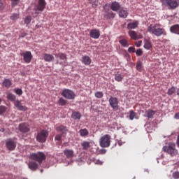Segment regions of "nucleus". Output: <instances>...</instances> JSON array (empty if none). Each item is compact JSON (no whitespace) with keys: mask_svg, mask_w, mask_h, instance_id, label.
<instances>
[{"mask_svg":"<svg viewBox=\"0 0 179 179\" xmlns=\"http://www.w3.org/2000/svg\"><path fill=\"white\" fill-rule=\"evenodd\" d=\"M147 31L157 37L166 34V31L162 28L160 24H150L147 28Z\"/></svg>","mask_w":179,"mask_h":179,"instance_id":"f257e3e1","label":"nucleus"},{"mask_svg":"<svg viewBox=\"0 0 179 179\" xmlns=\"http://www.w3.org/2000/svg\"><path fill=\"white\" fill-rule=\"evenodd\" d=\"M163 152L174 157L178 155V150L176 149V143H169L167 145H164L162 148Z\"/></svg>","mask_w":179,"mask_h":179,"instance_id":"f03ea898","label":"nucleus"},{"mask_svg":"<svg viewBox=\"0 0 179 179\" xmlns=\"http://www.w3.org/2000/svg\"><path fill=\"white\" fill-rule=\"evenodd\" d=\"M162 6H165L168 8V9H171V10H174V9H177L179 6V1L178 0H160Z\"/></svg>","mask_w":179,"mask_h":179,"instance_id":"7ed1b4c3","label":"nucleus"},{"mask_svg":"<svg viewBox=\"0 0 179 179\" xmlns=\"http://www.w3.org/2000/svg\"><path fill=\"white\" fill-rule=\"evenodd\" d=\"M30 159L32 160H34L35 162H38L39 164H41L45 159H47V156H45V154L43 152H38L36 153H32L30 155Z\"/></svg>","mask_w":179,"mask_h":179,"instance_id":"20e7f679","label":"nucleus"},{"mask_svg":"<svg viewBox=\"0 0 179 179\" xmlns=\"http://www.w3.org/2000/svg\"><path fill=\"white\" fill-rule=\"evenodd\" d=\"M111 136L108 134H106L103 136L100 141L99 145L101 148H110V145H111Z\"/></svg>","mask_w":179,"mask_h":179,"instance_id":"39448f33","label":"nucleus"},{"mask_svg":"<svg viewBox=\"0 0 179 179\" xmlns=\"http://www.w3.org/2000/svg\"><path fill=\"white\" fill-rule=\"evenodd\" d=\"M48 131L46 129H43L36 135V141L40 143H44L48 138Z\"/></svg>","mask_w":179,"mask_h":179,"instance_id":"423d86ee","label":"nucleus"},{"mask_svg":"<svg viewBox=\"0 0 179 179\" xmlns=\"http://www.w3.org/2000/svg\"><path fill=\"white\" fill-rule=\"evenodd\" d=\"M62 96L64 97V99H67V100H74L76 95H75V92L69 89H65L62 92Z\"/></svg>","mask_w":179,"mask_h":179,"instance_id":"0eeeda50","label":"nucleus"},{"mask_svg":"<svg viewBox=\"0 0 179 179\" xmlns=\"http://www.w3.org/2000/svg\"><path fill=\"white\" fill-rule=\"evenodd\" d=\"M106 6H107V4L103 6V10L105 12V15H103V17L106 20H113L114 17H115V13L110 10L109 8L106 9Z\"/></svg>","mask_w":179,"mask_h":179,"instance_id":"6e6552de","label":"nucleus"},{"mask_svg":"<svg viewBox=\"0 0 179 179\" xmlns=\"http://www.w3.org/2000/svg\"><path fill=\"white\" fill-rule=\"evenodd\" d=\"M47 5V3L45 2V0H38V5L36 6V8H35V13H40L45 9V6Z\"/></svg>","mask_w":179,"mask_h":179,"instance_id":"1a4fd4ad","label":"nucleus"},{"mask_svg":"<svg viewBox=\"0 0 179 179\" xmlns=\"http://www.w3.org/2000/svg\"><path fill=\"white\" fill-rule=\"evenodd\" d=\"M109 104L113 110H118V99L117 97L111 96L109 100Z\"/></svg>","mask_w":179,"mask_h":179,"instance_id":"9d476101","label":"nucleus"},{"mask_svg":"<svg viewBox=\"0 0 179 179\" xmlns=\"http://www.w3.org/2000/svg\"><path fill=\"white\" fill-rule=\"evenodd\" d=\"M22 57L25 64H30L33 59V55H31V52L30 51H26L24 53H22Z\"/></svg>","mask_w":179,"mask_h":179,"instance_id":"9b49d317","label":"nucleus"},{"mask_svg":"<svg viewBox=\"0 0 179 179\" xmlns=\"http://www.w3.org/2000/svg\"><path fill=\"white\" fill-rule=\"evenodd\" d=\"M6 147L8 150L12 151L16 148V142H15L12 138H9L6 141Z\"/></svg>","mask_w":179,"mask_h":179,"instance_id":"f8f14e48","label":"nucleus"},{"mask_svg":"<svg viewBox=\"0 0 179 179\" xmlns=\"http://www.w3.org/2000/svg\"><path fill=\"white\" fill-rule=\"evenodd\" d=\"M14 106L19 111H27V107L22 105V102L19 100H16L14 102Z\"/></svg>","mask_w":179,"mask_h":179,"instance_id":"ddd939ff","label":"nucleus"},{"mask_svg":"<svg viewBox=\"0 0 179 179\" xmlns=\"http://www.w3.org/2000/svg\"><path fill=\"white\" fill-rule=\"evenodd\" d=\"M121 8V4H120L119 2L113 1L110 4V9L113 12H118V10L120 11Z\"/></svg>","mask_w":179,"mask_h":179,"instance_id":"4468645a","label":"nucleus"},{"mask_svg":"<svg viewBox=\"0 0 179 179\" xmlns=\"http://www.w3.org/2000/svg\"><path fill=\"white\" fill-rule=\"evenodd\" d=\"M90 36L92 38L96 40L100 37V31L99 29H92L90 31Z\"/></svg>","mask_w":179,"mask_h":179,"instance_id":"2eb2a0df","label":"nucleus"},{"mask_svg":"<svg viewBox=\"0 0 179 179\" xmlns=\"http://www.w3.org/2000/svg\"><path fill=\"white\" fill-rule=\"evenodd\" d=\"M119 17H122V19H127L128 17V10L126 8H122L119 10L118 12Z\"/></svg>","mask_w":179,"mask_h":179,"instance_id":"dca6fc26","label":"nucleus"},{"mask_svg":"<svg viewBox=\"0 0 179 179\" xmlns=\"http://www.w3.org/2000/svg\"><path fill=\"white\" fill-rule=\"evenodd\" d=\"M19 130L20 132H29L30 131V128L29 127V125L26 123H21L19 125Z\"/></svg>","mask_w":179,"mask_h":179,"instance_id":"f3484780","label":"nucleus"},{"mask_svg":"<svg viewBox=\"0 0 179 179\" xmlns=\"http://www.w3.org/2000/svg\"><path fill=\"white\" fill-rule=\"evenodd\" d=\"M28 167L30 170H32V171H36V170L38 169V164L34 161H30L28 163Z\"/></svg>","mask_w":179,"mask_h":179,"instance_id":"a211bd4d","label":"nucleus"},{"mask_svg":"<svg viewBox=\"0 0 179 179\" xmlns=\"http://www.w3.org/2000/svg\"><path fill=\"white\" fill-rule=\"evenodd\" d=\"M139 26V21L135 20L133 22H130L127 24L128 30H133L134 29H136Z\"/></svg>","mask_w":179,"mask_h":179,"instance_id":"6ab92c4d","label":"nucleus"},{"mask_svg":"<svg viewBox=\"0 0 179 179\" xmlns=\"http://www.w3.org/2000/svg\"><path fill=\"white\" fill-rule=\"evenodd\" d=\"M43 59L45 62H52L55 59V57L52 55H50L48 53H45L43 55Z\"/></svg>","mask_w":179,"mask_h":179,"instance_id":"aec40b11","label":"nucleus"},{"mask_svg":"<svg viewBox=\"0 0 179 179\" xmlns=\"http://www.w3.org/2000/svg\"><path fill=\"white\" fill-rule=\"evenodd\" d=\"M170 31L171 33H173V34H177L178 36H179V24H176L174 25H172L170 27Z\"/></svg>","mask_w":179,"mask_h":179,"instance_id":"412c9836","label":"nucleus"},{"mask_svg":"<svg viewBox=\"0 0 179 179\" xmlns=\"http://www.w3.org/2000/svg\"><path fill=\"white\" fill-rule=\"evenodd\" d=\"M64 154L67 157V159H72V157H73V156L75 155V152H73V150L66 149L64 151Z\"/></svg>","mask_w":179,"mask_h":179,"instance_id":"4be33fe9","label":"nucleus"},{"mask_svg":"<svg viewBox=\"0 0 179 179\" xmlns=\"http://www.w3.org/2000/svg\"><path fill=\"white\" fill-rule=\"evenodd\" d=\"M82 63L84 65H90L92 64V59L87 55H85L82 57Z\"/></svg>","mask_w":179,"mask_h":179,"instance_id":"5701e85b","label":"nucleus"},{"mask_svg":"<svg viewBox=\"0 0 179 179\" xmlns=\"http://www.w3.org/2000/svg\"><path fill=\"white\" fill-rule=\"evenodd\" d=\"M56 131L57 132H62V135H66V134L68 132V129H66V127L62 125L56 127Z\"/></svg>","mask_w":179,"mask_h":179,"instance_id":"b1692460","label":"nucleus"},{"mask_svg":"<svg viewBox=\"0 0 179 179\" xmlns=\"http://www.w3.org/2000/svg\"><path fill=\"white\" fill-rule=\"evenodd\" d=\"M129 36L132 38V40H138L139 37H138V34L135 31H129L128 32Z\"/></svg>","mask_w":179,"mask_h":179,"instance_id":"393cba45","label":"nucleus"},{"mask_svg":"<svg viewBox=\"0 0 179 179\" xmlns=\"http://www.w3.org/2000/svg\"><path fill=\"white\" fill-rule=\"evenodd\" d=\"M145 117H147V118H150L152 119L153 118V115H155V114H156V112L152 109H149L148 110L145 111Z\"/></svg>","mask_w":179,"mask_h":179,"instance_id":"a878e982","label":"nucleus"},{"mask_svg":"<svg viewBox=\"0 0 179 179\" xmlns=\"http://www.w3.org/2000/svg\"><path fill=\"white\" fill-rule=\"evenodd\" d=\"M71 118H73V120H80V118H82V115H80V112L75 111L73 112Z\"/></svg>","mask_w":179,"mask_h":179,"instance_id":"bb28decb","label":"nucleus"},{"mask_svg":"<svg viewBox=\"0 0 179 179\" xmlns=\"http://www.w3.org/2000/svg\"><path fill=\"white\" fill-rule=\"evenodd\" d=\"M6 97L10 101H16V96L10 92L6 94Z\"/></svg>","mask_w":179,"mask_h":179,"instance_id":"cd10ccee","label":"nucleus"},{"mask_svg":"<svg viewBox=\"0 0 179 179\" xmlns=\"http://www.w3.org/2000/svg\"><path fill=\"white\" fill-rule=\"evenodd\" d=\"M79 134L80 136H87V135H89V131L87 130V129H81L79 131Z\"/></svg>","mask_w":179,"mask_h":179,"instance_id":"c85d7f7f","label":"nucleus"},{"mask_svg":"<svg viewBox=\"0 0 179 179\" xmlns=\"http://www.w3.org/2000/svg\"><path fill=\"white\" fill-rule=\"evenodd\" d=\"M3 86L7 88H8L10 86H12V80L9 79H4L3 81Z\"/></svg>","mask_w":179,"mask_h":179,"instance_id":"c756f323","label":"nucleus"},{"mask_svg":"<svg viewBox=\"0 0 179 179\" xmlns=\"http://www.w3.org/2000/svg\"><path fill=\"white\" fill-rule=\"evenodd\" d=\"M83 150H87L90 148V143L89 141H84L81 143Z\"/></svg>","mask_w":179,"mask_h":179,"instance_id":"7c9ffc66","label":"nucleus"},{"mask_svg":"<svg viewBox=\"0 0 179 179\" xmlns=\"http://www.w3.org/2000/svg\"><path fill=\"white\" fill-rule=\"evenodd\" d=\"M55 56L56 57V58H59V59H62L63 61H64V59H66V55L64 53H55Z\"/></svg>","mask_w":179,"mask_h":179,"instance_id":"2f4dec72","label":"nucleus"},{"mask_svg":"<svg viewBox=\"0 0 179 179\" xmlns=\"http://www.w3.org/2000/svg\"><path fill=\"white\" fill-rule=\"evenodd\" d=\"M144 48H145V50H150V48H152V43L149 41H145Z\"/></svg>","mask_w":179,"mask_h":179,"instance_id":"473e14b6","label":"nucleus"},{"mask_svg":"<svg viewBox=\"0 0 179 179\" xmlns=\"http://www.w3.org/2000/svg\"><path fill=\"white\" fill-rule=\"evenodd\" d=\"M122 79H124V76H122V75L118 73L115 74V80H116V82H122Z\"/></svg>","mask_w":179,"mask_h":179,"instance_id":"72a5a7b5","label":"nucleus"},{"mask_svg":"<svg viewBox=\"0 0 179 179\" xmlns=\"http://www.w3.org/2000/svg\"><path fill=\"white\" fill-rule=\"evenodd\" d=\"M89 3L92 5V8H97L99 5V1L96 0H89Z\"/></svg>","mask_w":179,"mask_h":179,"instance_id":"f704fd0d","label":"nucleus"},{"mask_svg":"<svg viewBox=\"0 0 179 179\" xmlns=\"http://www.w3.org/2000/svg\"><path fill=\"white\" fill-rule=\"evenodd\" d=\"M119 43L122 45V47H129V44L128 43V41L126 39H122L119 41Z\"/></svg>","mask_w":179,"mask_h":179,"instance_id":"c9c22d12","label":"nucleus"},{"mask_svg":"<svg viewBox=\"0 0 179 179\" xmlns=\"http://www.w3.org/2000/svg\"><path fill=\"white\" fill-rule=\"evenodd\" d=\"M66 103H68V101L64 99V98H59L58 101V104H59V106H66Z\"/></svg>","mask_w":179,"mask_h":179,"instance_id":"e433bc0d","label":"nucleus"},{"mask_svg":"<svg viewBox=\"0 0 179 179\" xmlns=\"http://www.w3.org/2000/svg\"><path fill=\"white\" fill-rule=\"evenodd\" d=\"M20 17L19 13H13L10 17V20H17Z\"/></svg>","mask_w":179,"mask_h":179,"instance_id":"4c0bfd02","label":"nucleus"},{"mask_svg":"<svg viewBox=\"0 0 179 179\" xmlns=\"http://www.w3.org/2000/svg\"><path fill=\"white\" fill-rule=\"evenodd\" d=\"M176 93V87H172L168 90V94L169 96H173Z\"/></svg>","mask_w":179,"mask_h":179,"instance_id":"58836bf2","label":"nucleus"},{"mask_svg":"<svg viewBox=\"0 0 179 179\" xmlns=\"http://www.w3.org/2000/svg\"><path fill=\"white\" fill-rule=\"evenodd\" d=\"M136 117V113L134 110H130L129 111V120L131 121L134 120V119Z\"/></svg>","mask_w":179,"mask_h":179,"instance_id":"ea45409f","label":"nucleus"},{"mask_svg":"<svg viewBox=\"0 0 179 179\" xmlns=\"http://www.w3.org/2000/svg\"><path fill=\"white\" fill-rule=\"evenodd\" d=\"M94 96L96 99H101L103 96V92H95Z\"/></svg>","mask_w":179,"mask_h":179,"instance_id":"a19ab883","label":"nucleus"},{"mask_svg":"<svg viewBox=\"0 0 179 179\" xmlns=\"http://www.w3.org/2000/svg\"><path fill=\"white\" fill-rule=\"evenodd\" d=\"M30 22H31V16L28 15L24 19V24H29Z\"/></svg>","mask_w":179,"mask_h":179,"instance_id":"79ce46f5","label":"nucleus"},{"mask_svg":"<svg viewBox=\"0 0 179 179\" xmlns=\"http://www.w3.org/2000/svg\"><path fill=\"white\" fill-rule=\"evenodd\" d=\"M6 107L3 106H0V115L3 114L6 111Z\"/></svg>","mask_w":179,"mask_h":179,"instance_id":"37998d69","label":"nucleus"},{"mask_svg":"<svg viewBox=\"0 0 179 179\" xmlns=\"http://www.w3.org/2000/svg\"><path fill=\"white\" fill-rule=\"evenodd\" d=\"M10 1H11V6L13 8L19 3V1L20 0H10Z\"/></svg>","mask_w":179,"mask_h":179,"instance_id":"c03bdc74","label":"nucleus"},{"mask_svg":"<svg viewBox=\"0 0 179 179\" xmlns=\"http://www.w3.org/2000/svg\"><path fill=\"white\" fill-rule=\"evenodd\" d=\"M136 69L137 71H142V62H138L136 64Z\"/></svg>","mask_w":179,"mask_h":179,"instance_id":"a18cd8bd","label":"nucleus"},{"mask_svg":"<svg viewBox=\"0 0 179 179\" xmlns=\"http://www.w3.org/2000/svg\"><path fill=\"white\" fill-rule=\"evenodd\" d=\"M143 54V51H142V49L139 48L136 51V55L137 57H141Z\"/></svg>","mask_w":179,"mask_h":179,"instance_id":"49530a36","label":"nucleus"},{"mask_svg":"<svg viewBox=\"0 0 179 179\" xmlns=\"http://www.w3.org/2000/svg\"><path fill=\"white\" fill-rule=\"evenodd\" d=\"M62 135H64V134H57V135L55 136V141H61V139H62Z\"/></svg>","mask_w":179,"mask_h":179,"instance_id":"de8ad7c7","label":"nucleus"},{"mask_svg":"<svg viewBox=\"0 0 179 179\" xmlns=\"http://www.w3.org/2000/svg\"><path fill=\"white\" fill-rule=\"evenodd\" d=\"M172 176H173V178L179 179V172L178 171L173 172Z\"/></svg>","mask_w":179,"mask_h":179,"instance_id":"09e8293b","label":"nucleus"},{"mask_svg":"<svg viewBox=\"0 0 179 179\" xmlns=\"http://www.w3.org/2000/svg\"><path fill=\"white\" fill-rule=\"evenodd\" d=\"M15 93L16 94H18V96H22L23 94V91L22 90V89H17L15 90Z\"/></svg>","mask_w":179,"mask_h":179,"instance_id":"8fccbe9b","label":"nucleus"},{"mask_svg":"<svg viewBox=\"0 0 179 179\" xmlns=\"http://www.w3.org/2000/svg\"><path fill=\"white\" fill-rule=\"evenodd\" d=\"M128 52H135V47H129L128 48Z\"/></svg>","mask_w":179,"mask_h":179,"instance_id":"3c124183","label":"nucleus"},{"mask_svg":"<svg viewBox=\"0 0 179 179\" xmlns=\"http://www.w3.org/2000/svg\"><path fill=\"white\" fill-rule=\"evenodd\" d=\"M3 8H5V4L0 0V10H3Z\"/></svg>","mask_w":179,"mask_h":179,"instance_id":"603ef678","label":"nucleus"},{"mask_svg":"<svg viewBox=\"0 0 179 179\" xmlns=\"http://www.w3.org/2000/svg\"><path fill=\"white\" fill-rule=\"evenodd\" d=\"M106 152H107V150H105V149H101V150H99V153H100L101 155H106Z\"/></svg>","mask_w":179,"mask_h":179,"instance_id":"864d4df0","label":"nucleus"},{"mask_svg":"<svg viewBox=\"0 0 179 179\" xmlns=\"http://www.w3.org/2000/svg\"><path fill=\"white\" fill-rule=\"evenodd\" d=\"M136 47H141V45H142V41H138V43H135Z\"/></svg>","mask_w":179,"mask_h":179,"instance_id":"5fc2aeb1","label":"nucleus"},{"mask_svg":"<svg viewBox=\"0 0 179 179\" xmlns=\"http://www.w3.org/2000/svg\"><path fill=\"white\" fill-rule=\"evenodd\" d=\"M174 118L175 120H179V112L175 114Z\"/></svg>","mask_w":179,"mask_h":179,"instance_id":"6e6d98bb","label":"nucleus"},{"mask_svg":"<svg viewBox=\"0 0 179 179\" xmlns=\"http://www.w3.org/2000/svg\"><path fill=\"white\" fill-rule=\"evenodd\" d=\"M176 94L179 97V88H178L177 90H176Z\"/></svg>","mask_w":179,"mask_h":179,"instance_id":"4d7b16f0","label":"nucleus"},{"mask_svg":"<svg viewBox=\"0 0 179 179\" xmlns=\"http://www.w3.org/2000/svg\"><path fill=\"white\" fill-rule=\"evenodd\" d=\"M26 36V34H22L21 37H24Z\"/></svg>","mask_w":179,"mask_h":179,"instance_id":"13d9d810","label":"nucleus"},{"mask_svg":"<svg viewBox=\"0 0 179 179\" xmlns=\"http://www.w3.org/2000/svg\"><path fill=\"white\" fill-rule=\"evenodd\" d=\"M0 131H1V132H3V131H5V129H1Z\"/></svg>","mask_w":179,"mask_h":179,"instance_id":"bf43d9fd","label":"nucleus"},{"mask_svg":"<svg viewBox=\"0 0 179 179\" xmlns=\"http://www.w3.org/2000/svg\"><path fill=\"white\" fill-rule=\"evenodd\" d=\"M41 173H43V169L41 170Z\"/></svg>","mask_w":179,"mask_h":179,"instance_id":"052dcab7","label":"nucleus"},{"mask_svg":"<svg viewBox=\"0 0 179 179\" xmlns=\"http://www.w3.org/2000/svg\"><path fill=\"white\" fill-rule=\"evenodd\" d=\"M0 47H1V45H0Z\"/></svg>","mask_w":179,"mask_h":179,"instance_id":"680f3d73","label":"nucleus"}]
</instances>
